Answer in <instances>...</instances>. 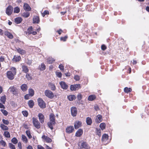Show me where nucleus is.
<instances>
[{"instance_id": "nucleus-1", "label": "nucleus", "mask_w": 149, "mask_h": 149, "mask_svg": "<svg viewBox=\"0 0 149 149\" xmlns=\"http://www.w3.org/2000/svg\"><path fill=\"white\" fill-rule=\"evenodd\" d=\"M49 120V122L47 124L49 127L52 130L53 128V126L56 123L54 114L51 113L50 115Z\"/></svg>"}, {"instance_id": "nucleus-2", "label": "nucleus", "mask_w": 149, "mask_h": 149, "mask_svg": "<svg viewBox=\"0 0 149 149\" xmlns=\"http://www.w3.org/2000/svg\"><path fill=\"white\" fill-rule=\"evenodd\" d=\"M27 31L26 32H25V35L26 37L30 39H31L30 38L29 36L31 34L35 35L37 33V32L36 31H33V28L32 26H31L28 28Z\"/></svg>"}, {"instance_id": "nucleus-3", "label": "nucleus", "mask_w": 149, "mask_h": 149, "mask_svg": "<svg viewBox=\"0 0 149 149\" xmlns=\"http://www.w3.org/2000/svg\"><path fill=\"white\" fill-rule=\"evenodd\" d=\"M45 94L46 96L50 99L53 98L54 96L53 93L49 90H45Z\"/></svg>"}, {"instance_id": "nucleus-4", "label": "nucleus", "mask_w": 149, "mask_h": 149, "mask_svg": "<svg viewBox=\"0 0 149 149\" xmlns=\"http://www.w3.org/2000/svg\"><path fill=\"white\" fill-rule=\"evenodd\" d=\"M33 122L35 127L37 129H39L40 127V123L38 120L35 118H33Z\"/></svg>"}, {"instance_id": "nucleus-5", "label": "nucleus", "mask_w": 149, "mask_h": 149, "mask_svg": "<svg viewBox=\"0 0 149 149\" xmlns=\"http://www.w3.org/2000/svg\"><path fill=\"white\" fill-rule=\"evenodd\" d=\"M38 101L39 106L41 108L43 109L45 107V104L42 99L39 98L38 100Z\"/></svg>"}, {"instance_id": "nucleus-6", "label": "nucleus", "mask_w": 149, "mask_h": 149, "mask_svg": "<svg viewBox=\"0 0 149 149\" xmlns=\"http://www.w3.org/2000/svg\"><path fill=\"white\" fill-rule=\"evenodd\" d=\"M16 75L13 73L11 71H8L6 73L7 78L9 79L12 80L14 78V76Z\"/></svg>"}, {"instance_id": "nucleus-7", "label": "nucleus", "mask_w": 149, "mask_h": 149, "mask_svg": "<svg viewBox=\"0 0 149 149\" xmlns=\"http://www.w3.org/2000/svg\"><path fill=\"white\" fill-rule=\"evenodd\" d=\"M109 136L106 134H103L102 137V141L103 142V143L104 144H107L108 142V141L107 142Z\"/></svg>"}, {"instance_id": "nucleus-8", "label": "nucleus", "mask_w": 149, "mask_h": 149, "mask_svg": "<svg viewBox=\"0 0 149 149\" xmlns=\"http://www.w3.org/2000/svg\"><path fill=\"white\" fill-rule=\"evenodd\" d=\"M13 8L11 6H9L6 8V13L8 16L10 15L13 11Z\"/></svg>"}, {"instance_id": "nucleus-9", "label": "nucleus", "mask_w": 149, "mask_h": 149, "mask_svg": "<svg viewBox=\"0 0 149 149\" xmlns=\"http://www.w3.org/2000/svg\"><path fill=\"white\" fill-rule=\"evenodd\" d=\"M80 88V86L79 84L71 85L70 86V89L71 91L77 90Z\"/></svg>"}, {"instance_id": "nucleus-10", "label": "nucleus", "mask_w": 149, "mask_h": 149, "mask_svg": "<svg viewBox=\"0 0 149 149\" xmlns=\"http://www.w3.org/2000/svg\"><path fill=\"white\" fill-rule=\"evenodd\" d=\"M42 138L44 142L47 143L51 142L52 141L51 138L45 135H43L42 137Z\"/></svg>"}, {"instance_id": "nucleus-11", "label": "nucleus", "mask_w": 149, "mask_h": 149, "mask_svg": "<svg viewBox=\"0 0 149 149\" xmlns=\"http://www.w3.org/2000/svg\"><path fill=\"white\" fill-rule=\"evenodd\" d=\"M71 114L73 116H76L77 113V110L76 108L74 107H72L71 108Z\"/></svg>"}, {"instance_id": "nucleus-12", "label": "nucleus", "mask_w": 149, "mask_h": 149, "mask_svg": "<svg viewBox=\"0 0 149 149\" xmlns=\"http://www.w3.org/2000/svg\"><path fill=\"white\" fill-rule=\"evenodd\" d=\"M9 90L15 95H16L17 93V89L13 86L10 87L9 89Z\"/></svg>"}, {"instance_id": "nucleus-13", "label": "nucleus", "mask_w": 149, "mask_h": 149, "mask_svg": "<svg viewBox=\"0 0 149 149\" xmlns=\"http://www.w3.org/2000/svg\"><path fill=\"white\" fill-rule=\"evenodd\" d=\"M102 120V116L100 114L97 115L96 116V118L95 120V121L96 123H99Z\"/></svg>"}, {"instance_id": "nucleus-14", "label": "nucleus", "mask_w": 149, "mask_h": 149, "mask_svg": "<svg viewBox=\"0 0 149 149\" xmlns=\"http://www.w3.org/2000/svg\"><path fill=\"white\" fill-rule=\"evenodd\" d=\"M74 128L73 126L67 127L66 129V132L69 134L72 133L74 130Z\"/></svg>"}, {"instance_id": "nucleus-15", "label": "nucleus", "mask_w": 149, "mask_h": 149, "mask_svg": "<svg viewBox=\"0 0 149 149\" xmlns=\"http://www.w3.org/2000/svg\"><path fill=\"white\" fill-rule=\"evenodd\" d=\"M59 84L63 89L66 90L68 88V86L65 82L61 81L59 83Z\"/></svg>"}, {"instance_id": "nucleus-16", "label": "nucleus", "mask_w": 149, "mask_h": 149, "mask_svg": "<svg viewBox=\"0 0 149 149\" xmlns=\"http://www.w3.org/2000/svg\"><path fill=\"white\" fill-rule=\"evenodd\" d=\"M24 9L26 11H29L31 10V8L29 4L26 3H25L23 6Z\"/></svg>"}, {"instance_id": "nucleus-17", "label": "nucleus", "mask_w": 149, "mask_h": 149, "mask_svg": "<svg viewBox=\"0 0 149 149\" xmlns=\"http://www.w3.org/2000/svg\"><path fill=\"white\" fill-rule=\"evenodd\" d=\"M81 125V123L79 121H77L74 123V127L76 129H77L80 127Z\"/></svg>"}, {"instance_id": "nucleus-18", "label": "nucleus", "mask_w": 149, "mask_h": 149, "mask_svg": "<svg viewBox=\"0 0 149 149\" xmlns=\"http://www.w3.org/2000/svg\"><path fill=\"white\" fill-rule=\"evenodd\" d=\"M33 23L38 24L40 22V19L38 16H34L33 18Z\"/></svg>"}, {"instance_id": "nucleus-19", "label": "nucleus", "mask_w": 149, "mask_h": 149, "mask_svg": "<svg viewBox=\"0 0 149 149\" xmlns=\"http://www.w3.org/2000/svg\"><path fill=\"white\" fill-rule=\"evenodd\" d=\"M81 148L87 149H88L89 148V146L87 143L86 142L84 141L81 143Z\"/></svg>"}, {"instance_id": "nucleus-20", "label": "nucleus", "mask_w": 149, "mask_h": 149, "mask_svg": "<svg viewBox=\"0 0 149 149\" xmlns=\"http://www.w3.org/2000/svg\"><path fill=\"white\" fill-rule=\"evenodd\" d=\"M38 116L40 123H43L44 119V115L41 113H39L38 114Z\"/></svg>"}, {"instance_id": "nucleus-21", "label": "nucleus", "mask_w": 149, "mask_h": 149, "mask_svg": "<svg viewBox=\"0 0 149 149\" xmlns=\"http://www.w3.org/2000/svg\"><path fill=\"white\" fill-rule=\"evenodd\" d=\"M17 52L21 55H24L26 53L25 51L19 47L16 48Z\"/></svg>"}, {"instance_id": "nucleus-22", "label": "nucleus", "mask_w": 149, "mask_h": 149, "mask_svg": "<svg viewBox=\"0 0 149 149\" xmlns=\"http://www.w3.org/2000/svg\"><path fill=\"white\" fill-rule=\"evenodd\" d=\"M55 61V60L51 57H48L46 59L47 62L49 64L52 63Z\"/></svg>"}, {"instance_id": "nucleus-23", "label": "nucleus", "mask_w": 149, "mask_h": 149, "mask_svg": "<svg viewBox=\"0 0 149 149\" xmlns=\"http://www.w3.org/2000/svg\"><path fill=\"white\" fill-rule=\"evenodd\" d=\"M49 87L53 91H54L56 90V87L54 84L52 83H49L48 84Z\"/></svg>"}, {"instance_id": "nucleus-24", "label": "nucleus", "mask_w": 149, "mask_h": 149, "mask_svg": "<svg viewBox=\"0 0 149 149\" xmlns=\"http://www.w3.org/2000/svg\"><path fill=\"white\" fill-rule=\"evenodd\" d=\"M83 131L81 129H79L76 132L75 136L77 137L80 136L82 134Z\"/></svg>"}, {"instance_id": "nucleus-25", "label": "nucleus", "mask_w": 149, "mask_h": 149, "mask_svg": "<svg viewBox=\"0 0 149 149\" xmlns=\"http://www.w3.org/2000/svg\"><path fill=\"white\" fill-rule=\"evenodd\" d=\"M4 34L9 38L12 39L13 38V35L8 31H5Z\"/></svg>"}, {"instance_id": "nucleus-26", "label": "nucleus", "mask_w": 149, "mask_h": 149, "mask_svg": "<svg viewBox=\"0 0 149 149\" xmlns=\"http://www.w3.org/2000/svg\"><path fill=\"white\" fill-rule=\"evenodd\" d=\"M21 88L23 91H26L28 88V87L26 84H22L21 86Z\"/></svg>"}, {"instance_id": "nucleus-27", "label": "nucleus", "mask_w": 149, "mask_h": 149, "mask_svg": "<svg viewBox=\"0 0 149 149\" xmlns=\"http://www.w3.org/2000/svg\"><path fill=\"white\" fill-rule=\"evenodd\" d=\"M22 19L20 17H16L15 19V22L17 24L20 23L22 21Z\"/></svg>"}, {"instance_id": "nucleus-28", "label": "nucleus", "mask_w": 149, "mask_h": 149, "mask_svg": "<svg viewBox=\"0 0 149 149\" xmlns=\"http://www.w3.org/2000/svg\"><path fill=\"white\" fill-rule=\"evenodd\" d=\"M46 68V66L44 63H42L38 67L39 70L41 71L44 70Z\"/></svg>"}, {"instance_id": "nucleus-29", "label": "nucleus", "mask_w": 149, "mask_h": 149, "mask_svg": "<svg viewBox=\"0 0 149 149\" xmlns=\"http://www.w3.org/2000/svg\"><path fill=\"white\" fill-rule=\"evenodd\" d=\"M96 98V96L95 95H90L88 98V100L90 101H92L95 100Z\"/></svg>"}, {"instance_id": "nucleus-30", "label": "nucleus", "mask_w": 149, "mask_h": 149, "mask_svg": "<svg viewBox=\"0 0 149 149\" xmlns=\"http://www.w3.org/2000/svg\"><path fill=\"white\" fill-rule=\"evenodd\" d=\"M86 122L87 125H90L92 123V120L91 118L89 117H88L86 119Z\"/></svg>"}, {"instance_id": "nucleus-31", "label": "nucleus", "mask_w": 149, "mask_h": 149, "mask_svg": "<svg viewBox=\"0 0 149 149\" xmlns=\"http://www.w3.org/2000/svg\"><path fill=\"white\" fill-rule=\"evenodd\" d=\"M22 71L26 73L29 71V69L25 65H23L22 66Z\"/></svg>"}, {"instance_id": "nucleus-32", "label": "nucleus", "mask_w": 149, "mask_h": 149, "mask_svg": "<svg viewBox=\"0 0 149 149\" xmlns=\"http://www.w3.org/2000/svg\"><path fill=\"white\" fill-rule=\"evenodd\" d=\"M68 100L70 101H72L76 98V97L74 95H70L68 97Z\"/></svg>"}, {"instance_id": "nucleus-33", "label": "nucleus", "mask_w": 149, "mask_h": 149, "mask_svg": "<svg viewBox=\"0 0 149 149\" xmlns=\"http://www.w3.org/2000/svg\"><path fill=\"white\" fill-rule=\"evenodd\" d=\"M21 59V57L20 56H14L13 59L14 61L17 62L19 61Z\"/></svg>"}, {"instance_id": "nucleus-34", "label": "nucleus", "mask_w": 149, "mask_h": 149, "mask_svg": "<svg viewBox=\"0 0 149 149\" xmlns=\"http://www.w3.org/2000/svg\"><path fill=\"white\" fill-rule=\"evenodd\" d=\"M0 127L1 129L3 130H7L8 129V127L2 124L1 125Z\"/></svg>"}, {"instance_id": "nucleus-35", "label": "nucleus", "mask_w": 149, "mask_h": 149, "mask_svg": "<svg viewBox=\"0 0 149 149\" xmlns=\"http://www.w3.org/2000/svg\"><path fill=\"white\" fill-rule=\"evenodd\" d=\"M100 127L101 128L102 130H103L105 128L106 124L104 123H101L100 125Z\"/></svg>"}, {"instance_id": "nucleus-36", "label": "nucleus", "mask_w": 149, "mask_h": 149, "mask_svg": "<svg viewBox=\"0 0 149 149\" xmlns=\"http://www.w3.org/2000/svg\"><path fill=\"white\" fill-rule=\"evenodd\" d=\"M28 104L29 106V107L32 108L33 107L34 104L33 101L32 100H30L28 102Z\"/></svg>"}, {"instance_id": "nucleus-37", "label": "nucleus", "mask_w": 149, "mask_h": 149, "mask_svg": "<svg viewBox=\"0 0 149 149\" xmlns=\"http://www.w3.org/2000/svg\"><path fill=\"white\" fill-rule=\"evenodd\" d=\"M22 141L26 143L28 142V140L26 137L24 135H22Z\"/></svg>"}, {"instance_id": "nucleus-38", "label": "nucleus", "mask_w": 149, "mask_h": 149, "mask_svg": "<svg viewBox=\"0 0 149 149\" xmlns=\"http://www.w3.org/2000/svg\"><path fill=\"white\" fill-rule=\"evenodd\" d=\"M29 95L30 96H33L34 94V91L32 89H29Z\"/></svg>"}, {"instance_id": "nucleus-39", "label": "nucleus", "mask_w": 149, "mask_h": 149, "mask_svg": "<svg viewBox=\"0 0 149 149\" xmlns=\"http://www.w3.org/2000/svg\"><path fill=\"white\" fill-rule=\"evenodd\" d=\"M1 102L3 104H5L6 101V97L5 95L1 97L0 98Z\"/></svg>"}, {"instance_id": "nucleus-40", "label": "nucleus", "mask_w": 149, "mask_h": 149, "mask_svg": "<svg viewBox=\"0 0 149 149\" xmlns=\"http://www.w3.org/2000/svg\"><path fill=\"white\" fill-rule=\"evenodd\" d=\"M30 15V13L29 12H24L22 15V16L23 17L27 18Z\"/></svg>"}, {"instance_id": "nucleus-41", "label": "nucleus", "mask_w": 149, "mask_h": 149, "mask_svg": "<svg viewBox=\"0 0 149 149\" xmlns=\"http://www.w3.org/2000/svg\"><path fill=\"white\" fill-rule=\"evenodd\" d=\"M132 91V89L130 88H128L127 87H125L124 88V92L127 93L130 92Z\"/></svg>"}, {"instance_id": "nucleus-42", "label": "nucleus", "mask_w": 149, "mask_h": 149, "mask_svg": "<svg viewBox=\"0 0 149 149\" xmlns=\"http://www.w3.org/2000/svg\"><path fill=\"white\" fill-rule=\"evenodd\" d=\"M96 130L97 135L99 136H100L101 134L100 129L97 128H96Z\"/></svg>"}, {"instance_id": "nucleus-43", "label": "nucleus", "mask_w": 149, "mask_h": 149, "mask_svg": "<svg viewBox=\"0 0 149 149\" xmlns=\"http://www.w3.org/2000/svg\"><path fill=\"white\" fill-rule=\"evenodd\" d=\"M10 70L13 73L16 74L17 70L16 68H15L14 67H12L10 69Z\"/></svg>"}, {"instance_id": "nucleus-44", "label": "nucleus", "mask_w": 149, "mask_h": 149, "mask_svg": "<svg viewBox=\"0 0 149 149\" xmlns=\"http://www.w3.org/2000/svg\"><path fill=\"white\" fill-rule=\"evenodd\" d=\"M20 11V9L18 7H16L14 8V13H18Z\"/></svg>"}, {"instance_id": "nucleus-45", "label": "nucleus", "mask_w": 149, "mask_h": 149, "mask_svg": "<svg viewBox=\"0 0 149 149\" xmlns=\"http://www.w3.org/2000/svg\"><path fill=\"white\" fill-rule=\"evenodd\" d=\"M11 142L14 144H17L18 142V140L15 137H13L11 139Z\"/></svg>"}, {"instance_id": "nucleus-46", "label": "nucleus", "mask_w": 149, "mask_h": 149, "mask_svg": "<svg viewBox=\"0 0 149 149\" xmlns=\"http://www.w3.org/2000/svg\"><path fill=\"white\" fill-rule=\"evenodd\" d=\"M4 136L7 138H10V135L9 132L8 131H5L4 132Z\"/></svg>"}, {"instance_id": "nucleus-47", "label": "nucleus", "mask_w": 149, "mask_h": 149, "mask_svg": "<svg viewBox=\"0 0 149 149\" xmlns=\"http://www.w3.org/2000/svg\"><path fill=\"white\" fill-rule=\"evenodd\" d=\"M26 133L27 136L29 139H30L32 138V136L31 135L30 132L29 130H26Z\"/></svg>"}, {"instance_id": "nucleus-48", "label": "nucleus", "mask_w": 149, "mask_h": 149, "mask_svg": "<svg viewBox=\"0 0 149 149\" xmlns=\"http://www.w3.org/2000/svg\"><path fill=\"white\" fill-rule=\"evenodd\" d=\"M1 111L5 116H6L8 113V112L6 110H5L4 109H1Z\"/></svg>"}, {"instance_id": "nucleus-49", "label": "nucleus", "mask_w": 149, "mask_h": 149, "mask_svg": "<svg viewBox=\"0 0 149 149\" xmlns=\"http://www.w3.org/2000/svg\"><path fill=\"white\" fill-rule=\"evenodd\" d=\"M8 146L10 149H15V146L12 143H9Z\"/></svg>"}, {"instance_id": "nucleus-50", "label": "nucleus", "mask_w": 149, "mask_h": 149, "mask_svg": "<svg viewBox=\"0 0 149 149\" xmlns=\"http://www.w3.org/2000/svg\"><path fill=\"white\" fill-rule=\"evenodd\" d=\"M42 16L44 17L46 15H49V12L48 10H45L43 13H41Z\"/></svg>"}, {"instance_id": "nucleus-51", "label": "nucleus", "mask_w": 149, "mask_h": 149, "mask_svg": "<svg viewBox=\"0 0 149 149\" xmlns=\"http://www.w3.org/2000/svg\"><path fill=\"white\" fill-rule=\"evenodd\" d=\"M56 74L57 77H59L61 78L62 76V74L60 72H56Z\"/></svg>"}, {"instance_id": "nucleus-52", "label": "nucleus", "mask_w": 149, "mask_h": 149, "mask_svg": "<svg viewBox=\"0 0 149 149\" xmlns=\"http://www.w3.org/2000/svg\"><path fill=\"white\" fill-rule=\"evenodd\" d=\"M0 143L2 146L4 147L5 146L6 144V142L3 140H1L0 141Z\"/></svg>"}, {"instance_id": "nucleus-53", "label": "nucleus", "mask_w": 149, "mask_h": 149, "mask_svg": "<svg viewBox=\"0 0 149 149\" xmlns=\"http://www.w3.org/2000/svg\"><path fill=\"white\" fill-rule=\"evenodd\" d=\"M22 113L23 115L25 117H27L28 115V112L26 111H22Z\"/></svg>"}, {"instance_id": "nucleus-54", "label": "nucleus", "mask_w": 149, "mask_h": 149, "mask_svg": "<svg viewBox=\"0 0 149 149\" xmlns=\"http://www.w3.org/2000/svg\"><path fill=\"white\" fill-rule=\"evenodd\" d=\"M67 38H68L67 36H66L63 37H61L60 38V40L61 41H65L67 39Z\"/></svg>"}, {"instance_id": "nucleus-55", "label": "nucleus", "mask_w": 149, "mask_h": 149, "mask_svg": "<svg viewBox=\"0 0 149 149\" xmlns=\"http://www.w3.org/2000/svg\"><path fill=\"white\" fill-rule=\"evenodd\" d=\"M74 79L77 81H79L80 80V77L78 75H76L74 76Z\"/></svg>"}, {"instance_id": "nucleus-56", "label": "nucleus", "mask_w": 149, "mask_h": 149, "mask_svg": "<svg viewBox=\"0 0 149 149\" xmlns=\"http://www.w3.org/2000/svg\"><path fill=\"white\" fill-rule=\"evenodd\" d=\"M2 122L4 124L6 125H8L9 123V122L8 120H5L4 119L2 120Z\"/></svg>"}, {"instance_id": "nucleus-57", "label": "nucleus", "mask_w": 149, "mask_h": 149, "mask_svg": "<svg viewBox=\"0 0 149 149\" xmlns=\"http://www.w3.org/2000/svg\"><path fill=\"white\" fill-rule=\"evenodd\" d=\"M26 78L28 80H30L32 79V77L29 74H27L26 75Z\"/></svg>"}, {"instance_id": "nucleus-58", "label": "nucleus", "mask_w": 149, "mask_h": 149, "mask_svg": "<svg viewBox=\"0 0 149 149\" xmlns=\"http://www.w3.org/2000/svg\"><path fill=\"white\" fill-rule=\"evenodd\" d=\"M59 68L61 71H63L64 70V66L62 64L59 65Z\"/></svg>"}, {"instance_id": "nucleus-59", "label": "nucleus", "mask_w": 149, "mask_h": 149, "mask_svg": "<svg viewBox=\"0 0 149 149\" xmlns=\"http://www.w3.org/2000/svg\"><path fill=\"white\" fill-rule=\"evenodd\" d=\"M101 49L103 50H104L106 49V47L105 45H103L101 46Z\"/></svg>"}, {"instance_id": "nucleus-60", "label": "nucleus", "mask_w": 149, "mask_h": 149, "mask_svg": "<svg viewBox=\"0 0 149 149\" xmlns=\"http://www.w3.org/2000/svg\"><path fill=\"white\" fill-rule=\"evenodd\" d=\"M35 30L36 31L38 32L40 31V28L39 26H38L37 27H36Z\"/></svg>"}, {"instance_id": "nucleus-61", "label": "nucleus", "mask_w": 149, "mask_h": 149, "mask_svg": "<svg viewBox=\"0 0 149 149\" xmlns=\"http://www.w3.org/2000/svg\"><path fill=\"white\" fill-rule=\"evenodd\" d=\"M77 97L78 99L79 100H80L82 98V95L80 94H78L77 96Z\"/></svg>"}, {"instance_id": "nucleus-62", "label": "nucleus", "mask_w": 149, "mask_h": 149, "mask_svg": "<svg viewBox=\"0 0 149 149\" xmlns=\"http://www.w3.org/2000/svg\"><path fill=\"white\" fill-rule=\"evenodd\" d=\"M5 58L3 56H1L0 57V61L1 62H3Z\"/></svg>"}, {"instance_id": "nucleus-63", "label": "nucleus", "mask_w": 149, "mask_h": 149, "mask_svg": "<svg viewBox=\"0 0 149 149\" xmlns=\"http://www.w3.org/2000/svg\"><path fill=\"white\" fill-rule=\"evenodd\" d=\"M38 149H45L44 148L40 145H38L37 146Z\"/></svg>"}, {"instance_id": "nucleus-64", "label": "nucleus", "mask_w": 149, "mask_h": 149, "mask_svg": "<svg viewBox=\"0 0 149 149\" xmlns=\"http://www.w3.org/2000/svg\"><path fill=\"white\" fill-rule=\"evenodd\" d=\"M18 146L19 148V149H22V143L21 142H19L18 143Z\"/></svg>"}]
</instances>
